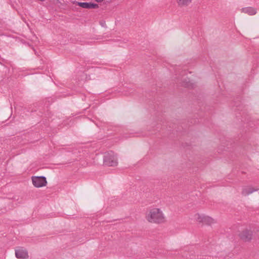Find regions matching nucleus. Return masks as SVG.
Listing matches in <instances>:
<instances>
[{
    "label": "nucleus",
    "mask_w": 259,
    "mask_h": 259,
    "mask_svg": "<svg viewBox=\"0 0 259 259\" xmlns=\"http://www.w3.org/2000/svg\"><path fill=\"white\" fill-rule=\"evenodd\" d=\"M194 219L196 222L202 225L211 226L216 223L213 218L203 213H196L194 215Z\"/></svg>",
    "instance_id": "obj_2"
},
{
    "label": "nucleus",
    "mask_w": 259,
    "mask_h": 259,
    "mask_svg": "<svg viewBox=\"0 0 259 259\" xmlns=\"http://www.w3.org/2000/svg\"><path fill=\"white\" fill-rule=\"evenodd\" d=\"M145 218L150 223L162 224L165 221L162 210L157 207L150 208L146 213Z\"/></svg>",
    "instance_id": "obj_1"
},
{
    "label": "nucleus",
    "mask_w": 259,
    "mask_h": 259,
    "mask_svg": "<svg viewBox=\"0 0 259 259\" xmlns=\"http://www.w3.org/2000/svg\"><path fill=\"white\" fill-rule=\"evenodd\" d=\"M241 11L249 15H253L256 13V10L252 7L243 8L242 9Z\"/></svg>",
    "instance_id": "obj_10"
},
{
    "label": "nucleus",
    "mask_w": 259,
    "mask_h": 259,
    "mask_svg": "<svg viewBox=\"0 0 259 259\" xmlns=\"http://www.w3.org/2000/svg\"><path fill=\"white\" fill-rule=\"evenodd\" d=\"M15 255L17 258L20 259H26L28 257L27 250L22 248L15 250Z\"/></svg>",
    "instance_id": "obj_6"
},
{
    "label": "nucleus",
    "mask_w": 259,
    "mask_h": 259,
    "mask_svg": "<svg viewBox=\"0 0 259 259\" xmlns=\"http://www.w3.org/2000/svg\"><path fill=\"white\" fill-rule=\"evenodd\" d=\"M77 6L84 9H97L99 8L98 4L92 3L76 2Z\"/></svg>",
    "instance_id": "obj_8"
},
{
    "label": "nucleus",
    "mask_w": 259,
    "mask_h": 259,
    "mask_svg": "<svg viewBox=\"0 0 259 259\" xmlns=\"http://www.w3.org/2000/svg\"><path fill=\"white\" fill-rule=\"evenodd\" d=\"M257 190L258 189L257 188L253 187L251 186H246L243 187L241 194L242 195L246 196Z\"/></svg>",
    "instance_id": "obj_7"
},
{
    "label": "nucleus",
    "mask_w": 259,
    "mask_h": 259,
    "mask_svg": "<svg viewBox=\"0 0 259 259\" xmlns=\"http://www.w3.org/2000/svg\"><path fill=\"white\" fill-rule=\"evenodd\" d=\"M32 182L33 185L36 188L45 186L47 184L46 178L43 176L32 177Z\"/></svg>",
    "instance_id": "obj_5"
},
{
    "label": "nucleus",
    "mask_w": 259,
    "mask_h": 259,
    "mask_svg": "<svg viewBox=\"0 0 259 259\" xmlns=\"http://www.w3.org/2000/svg\"><path fill=\"white\" fill-rule=\"evenodd\" d=\"M193 0H177L178 6L180 8L188 7Z\"/></svg>",
    "instance_id": "obj_9"
},
{
    "label": "nucleus",
    "mask_w": 259,
    "mask_h": 259,
    "mask_svg": "<svg viewBox=\"0 0 259 259\" xmlns=\"http://www.w3.org/2000/svg\"><path fill=\"white\" fill-rule=\"evenodd\" d=\"M183 85H187L186 84H185V83H184Z\"/></svg>",
    "instance_id": "obj_11"
},
{
    "label": "nucleus",
    "mask_w": 259,
    "mask_h": 259,
    "mask_svg": "<svg viewBox=\"0 0 259 259\" xmlns=\"http://www.w3.org/2000/svg\"><path fill=\"white\" fill-rule=\"evenodd\" d=\"M252 232L247 229L240 231L238 234L240 239L244 242H250L252 238Z\"/></svg>",
    "instance_id": "obj_4"
},
{
    "label": "nucleus",
    "mask_w": 259,
    "mask_h": 259,
    "mask_svg": "<svg viewBox=\"0 0 259 259\" xmlns=\"http://www.w3.org/2000/svg\"><path fill=\"white\" fill-rule=\"evenodd\" d=\"M104 163L109 166H116L118 161L114 152L110 151L105 153L104 156Z\"/></svg>",
    "instance_id": "obj_3"
}]
</instances>
